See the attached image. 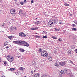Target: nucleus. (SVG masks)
<instances>
[{"label":"nucleus","instance_id":"obj_1","mask_svg":"<svg viewBox=\"0 0 77 77\" xmlns=\"http://www.w3.org/2000/svg\"><path fill=\"white\" fill-rule=\"evenodd\" d=\"M20 45H22V46H25L27 47H29V43L24 41H21Z\"/></svg>","mask_w":77,"mask_h":77},{"label":"nucleus","instance_id":"obj_2","mask_svg":"<svg viewBox=\"0 0 77 77\" xmlns=\"http://www.w3.org/2000/svg\"><path fill=\"white\" fill-rule=\"evenodd\" d=\"M7 59L9 62H12L14 60V58L11 56L8 55L7 56Z\"/></svg>","mask_w":77,"mask_h":77},{"label":"nucleus","instance_id":"obj_3","mask_svg":"<svg viewBox=\"0 0 77 77\" xmlns=\"http://www.w3.org/2000/svg\"><path fill=\"white\" fill-rule=\"evenodd\" d=\"M41 55L44 57H46L48 56V53L46 51H44L41 53Z\"/></svg>","mask_w":77,"mask_h":77},{"label":"nucleus","instance_id":"obj_4","mask_svg":"<svg viewBox=\"0 0 77 77\" xmlns=\"http://www.w3.org/2000/svg\"><path fill=\"white\" fill-rule=\"evenodd\" d=\"M13 43L18 44V45H21V41H14L13 42Z\"/></svg>","mask_w":77,"mask_h":77},{"label":"nucleus","instance_id":"obj_5","mask_svg":"<svg viewBox=\"0 0 77 77\" xmlns=\"http://www.w3.org/2000/svg\"><path fill=\"white\" fill-rule=\"evenodd\" d=\"M19 36H21L22 37H25L26 36L25 34L23 32L19 33Z\"/></svg>","mask_w":77,"mask_h":77},{"label":"nucleus","instance_id":"obj_6","mask_svg":"<svg viewBox=\"0 0 77 77\" xmlns=\"http://www.w3.org/2000/svg\"><path fill=\"white\" fill-rule=\"evenodd\" d=\"M15 12V9H12L10 11V13L11 14H14V13Z\"/></svg>","mask_w":77,"mask_h":77},{"label":"nucleus","instance_id":"obj_7","mask_svg":"<svg viewBox=\"0 0 77 77\" xmlns=\"http://www.w3.org/2000/svg\"><path fill=\"white\" fill-rule=\"evenodd\" d=\"M65 62H59V65H60V66H63L64 65H65Z\"/></svg>","mask_w":77,"mask_h":77},{"label":"nucleus","instance_id":"obj_8","mask_svg":"<svg viewBox=\"0 0 77 77\" xmlns=\"http://www.w3.org/2000/svg\"><path fill=\"white\" fill-rule=\"evenodd\" d=\"M53 22H51V21L49 22L48 23V25L50 27L52 26V24H53Z\"/></svg>","mask_w":77,"mask_h":77},{"label":"nucleus","instance_id":"obj_9","mask_svg":"<svg viewBox=\"0 0 77 77\" xmlns=\"http://www.w3.org/2000/svg\"><path fill=\"white\" fill-rule=\"evenodd\" d=\"M48 59L49 60H50V61H52L53 60V58L51 56H49L48 57Z\"/></svg>","mask_w":77,"mask_h":77},{"label":"nucleus","instance_id":"obj_10","mask_svg":"<svg viewBox=\"0 0 77 77\" xmlns=\"http://www.w3.org/2000/svg\"><path fill=\"white\" fill-rule=\"evenodd\" d=\"M20 50L21 52H22V53H23V52H24V51H25L24 49L23 48H20Z\"/></svg>","mask_w":77,"mask_h":77},{"label":"nucleus","instance_id":"obj_11","mask_svg":"<svg viewBox=\"0 0 77 77\" xmlns=\"http://www.w3.org/2000/svg\"><path fill=\"white\" fill-rule=\"evenodd\" d=\"M39 73H37L35 74L34 76V77H39Z\"/></svg>","mask_w":77,"mask_h":77},{"label":"nucleus","instance_id":"obj_12","mask_svg":"<svg viewBox=\"0 0 77 77\" xmlns=\"http://www.w3.org/2000/svg\"><path fill=\"white\" fill-rule=\"evenodd\" d=\"M19 69L20 70H21V71H24L25 68L23 67H19Z\"/></svg>","mask_w":77,"mask_h":77},{"label":"nucleus","instance_id":"obj_13","mask_svg":"<svg viewBox=\"0 0 77 77\" xmlns=\"http://www.w3.org/2000/svg\"><path fill=\"white\" fill-rule=\"evenodd\" d=\"M9 70L10 71H14L15 70V69L14 68H11Z\"/></svg>","mask_w":77,"mask_h":77},{"label":"nucleus","instance_id":"obj_14","mask_svg":"<svg viewBox=\"0 0 77 77\" xmlns=\"http://www.w3.org/2000/svg\"><path fill=\"white\" fill-rule=\"evenodd\" d=\"M8 44V42H6L4 43V46H6V45H7Z\"/></svg>","mask_w":77,"mask_h":77},{"label":"nucleus","instance_id":"obj_15","mask_svg":"<svg viewBox=\"0 0 77 77\" xmlns=\"http://www.w3.org/2000/svg\"><path fill=\"white\" fill-rule=\"evenodd\" d=\"M35 24H36L38 25V24H39L40 23V22H39V21H38L35 22Z\"/></svg>","mask_w":77,"mask_h":77},{"label":"nucleus","instance_id":"obj_16","mask_svg":"<svg viewBox=\"0 0 77 77\" xmlns=\"http://www.w3.org/2000/svg\"><path fill=\"white\" fill-rule=\"evenodd\" d=\"M42 49L41 48H40L39 49L38 51H39V53H41V52H42Z\"/></svg>","mask_w":77,"mask_h":77},{"label":"nucleus","instance_id":"obj_17","mask_svg":"<svg viewBox=\"0 0 77 77\" xmlns=\"http://www.w3.org/2000/svg\"><path fill=\"white\" fill-rule=\"evenodd\" d=\"M36 63V62L35 61H33L32 62V64L33 65H35Z\"/></svg>","mask_w":77,"mask_h":77},{"label":"nucleus","instance_id":"obj_18","mask_svg":"<svg viewBox=\"0 0 77 77\" xmlns=\"http://www.w3.org/2000/svg\"><path fill=\"white\" fill-rule=\"evenodd\" d=\"M61 74H65V72L64 70H62L61 71Z\"/></svg>","mask_w":77,"mask_h":77},{"label":"nucleus","instance_id":"obj_19","mask_svg":"<svg viewBox=\"0 0 77 77\" xmlns=\"http://www.w3.org/2000/svg\"><path fill=\"white\" fill-rule=\"evenodd\" d=\"M54 29L55 30V32H59V29H57L56 28H55Z\"/></svg>","mask_w":77,"mask_h":77},{"label":"nucleus","instance_id":"obj_20","mask_svg":"<svg viewBox=\"0 0 77 77\" xmlns=\"http://www.w3.org/2000/svg\"><path fill=\"white\" fill-rule=\"evenodd\" d=\"M64 5L66 6H69V4H67L66 3H65Z\"/></svg>","mask_w":77,"mask_h":77},{"label":"nucleus","instance_id":"obj_21","mask_svg":"<svg viewBox=\"0 0 77 77\" xmlns=\"http://www.w3.org/2000/svg\"><path fill=\"white\" fill-rule=\"evenodd\" d=\"M68 54H70L71 53V50H69L68 51Z\"/></svg>","mask_w":77,"mask_h":77},{"label":"nucleus","instance_id":"obj_22","mask_svg":"<svg viewBox=\"0 0 77 77\" xmlns=\"http://www.w3.org/2000/svg\"><path fill=\"white\" fill-rule=\"evenodd\" d=\"M47 77V76L45 75V74H42V77Z\"/></svg>","mask_w":77,"mask_h":77},{"label":"nucleus","instance_id":"obj_23","mask_svg":"<svg viewBox=\"0 0 77 77\" xmlns=\"http://www.w3.org/2000/svg\"><path fill=\"white\" fill-rule=\"evenodd\" d=\"M72 30H74V31H76L77 30V28H73Z\"/></svg>","mask_w":77,"mask_h":77},{"label":"nucleus","instance_id":"obj_24","mask_svg":"<svg viewBox=\"0 0 77 77\" xmlns=\"http://www.w3.org/2000/svg\"><path fill=\"white\" fill-rule=\"evenodd\" d=\"M55 65L56 66H59V64H58V63H57L55 64Z\"/></svg>","mask_w":77,"mask_h":77},{"label":"nucleus","instance_id":"obj_25","mask_svg":"<svg viewBox=\"0 0 77 77\" xmlns=\"http://www.w3.org/2000/svg\"><path fill=\"white\" fill-rule=\"evenodd\" d=\"M47 36H43V39H44V38H45V39H47Z\"/></svg>","mask_w":77,"mask_h":77},{"label":"nucleus","instance_id":"obj_26","mask_svg":"<svg viewBox=\"0 0 77 77\" xmlns=\"http://www.w3.org/2000/svg\"><path fill=\"white\" fill-rule=\"evenodd\" d=\"M72 27H76V25L75 24H72Z\"/></svg>","mask_w":77,"mask_h":77},{"label":"nucleus","instance_id":"obj_27","mask_svg":"<svg viewBox=\"0 0 77 77\" xmlns=\"http://www.w3.org/2000/svg\"><path fill=\"white\" fill-rule=\"evenodd\" d=\"M58 41H60V42H61L62 41V39H61L60 38H59L58 39Z\"/></svg>","mask_w":77,"mask_h":77},{"label":"nucleus","instance_id":"obj_28","mask_svg":"<svg viewBox=\"0 0 77 77\" xmlns=\"http://www.w3.org/2000/svg\"><path fill=\"white\" fill-rule=\"evenodd\" d=\"M5 25H6V23H3L2 24V27H4L5 26Z\"/></svg>","mask_w":77,"mask_h":77},{"label":"nucleus","instance_id":"obj_29","mask_svg":"<svg viewBox=\"0 0 77 77\" xmlns=\"http://www.w3.org/2000/svg\"><path fill=\"white\" fill-rule=\"evenodd\" d=\"M20 3L21 5H23L24 4V3L23 2H20Z\"/></svg>","mask_w":77,"mask_h":77},{"label":"nucleus","instance_id":"obj_30","mask_svg":"<svg viewBox=\"0 0 77 77\" xmlns=\"http://www.w3.org/2000/svg\"><path fill=\"white\" fill-rule=\"evenodd\" d=\"M74 23H75V24H77V21L76 20H75L73 21Z\"/></svg>","mask_w":77,"mask_h":77},{"label":"nucleus","instance_id":"obj_31","mask_svg":"<svg viewBox=\"0 0 77 77\" xmlns=\"http://www.w3.org/2000/svg\"><path fill=\"white\" fill-rule=\"evenodd\" d=\"M13 37H12V36H8V38L9 39H11Z\"/></svg>","mask_w":77,"mask_h":77},{"label":"nucleus","instance_id":"obj_32","mask_svg":"<svg viewBox=\"0 0 77 77\" xmlns=\"http://www.w3.org/2000/svg\"><path fill=\"white\" fill-rule=\"evenodd\" d=\"M68 72V70H64V74L65 73H66Z\"/></svg>","mask_w":77,"mask_h":77},{"label":"nucleus","instance_id":"obj_33","mask_svg":"<svg viewBox=\"0 0 77 77\" xmlns=\"http://www.w3.org/2000/svg\"><path fill=\"white\" fill-rule=\"evenodd\" d=\"M19 13L20 14H22V11L21 10H20L19 11Z\"/></svg>","mask_w":77,"mask_h":77},{"label":"nucleus","instance_id":"obj_34","mask_svg":"<svg viewBox=\"0 0 77 77\" xmlns=\"http://www.w3.org/2000/svg\"><path fill=\"white\" fill-rule=\"evenodd\" d=\"M31 30H35V28H31Z\"/></svg>","mask_w":77,"mask_h":77},{"label":"nucleus","instance_id":"obj_35","mask_svg":"<svg viewBox=\"0 0 77 77\" xmlns=\"http://www.w3.org/2000/svg\"><path fill=\"white\" fill-rule=\"evenodd\" d=\"M38 29V28L37 27H36L35 28H34V30H37Z\"/></svg>","mask_w":77,"mask_h":77},{"label":"nucleus","instance_id":"obj_36","mask_svg":"<svg viewBox=\"0 0 77 77\" xmlns=\"http://www.w3.org/2000/svg\"><path fill=\"white\" fill-rule=\"evenodd\" d=\"M52 38H53V39H57V38L55 37H54V36H53Z\"/></svg>","mask_w":77,"mask_h":77},{"label":"nucleus","instance_id":"obj_37","mask_svg":"<svg viewBox=\"0 0 77 77\" xmlns=\"http://www.w3.org/2000/svg\"><path fill=\"white\" fill-rule=\"evenodd\" d=\"M4 63L5 65L7 64V62L6 61H5Z\"/></svg>","mask_w":77,"mask_h":77},{"label":"nucleus","instance_id":"obj_38","mask_svg":"<svg viewBox=\"0 0 77 77\" xmlns=\"http://www.w3.org/2000/svg\"><path fill=\"white\" fill-rule=\"evenodd\" d=\"M69 62H70V63H73V62H72V61L71 60H70Z\"/></svg>","mask_w":77,"mask_h":77},{"label":"nucleus","instance_id":"obj_39","mask_svg":"<svg viewBox=\"0 0 77 77\" xmlns=\"http://www.w3.org/2000/svg\"><path fill=\"white\" fill-rule=\"evenodd\" d=\"M31 3H33V0H32L31 1Z\"/></svg>","mask_w":77,"mask_h":77},{"label":"nucleus","instance_id":"obj_40","mask_svg":"<svg viewBox=\"0 0 77 77\" xmlns=\"http://www.w3.org/2000/svg\"><path fill=\"white\" fill-rule=\"evenodd\" d=\"M45 33V31H43V32L42 33V34H44V33Z\"/></svg>","mask_w":77,"mask_h":77},{"label":"nucleus","instance_id":"obj_41","mask_svg":"<svg viewBox=\"0 0 77 77\" xmlns=\"http://www.w3.org/2000/svg\"><path fill=\"white\" fill-rule=\"evenodd\" d=\"M11 30H13V29H12V27H11V29H10L11 30Z\"/></svg>","mask_w":77,"mask_h":77},{"label":"nucleus","instance_id":"obj_42","mask_svg":"<svg viewBox=\"0 0 77 77\" xmlns=\"http://www.w3.org/2000/svg\"><path fill=\"white\" fill-rule=\"evenodd\" d=\"M54 24H56V23H56V20H54Z\"/></svg>","mask_w":77,"mask_h":77},{"label":"nucleus","instance_id":"obj_43","mask_svg":"<svg viewBox=\"0 0 77 77\" xmlns=\"http://www.w3.org/2000/svg\"><path fill=\"white\" fill-rule=\"evenodd\" d=\"M31 73L32 74H33V71H31Z\"/></svg>","mask_w":77,"mask_h":77},{"label":"nucleus","instance_id":"obj_44","mask_svg":"<svg viewBox=\"0 0 77 77\" xmlns=\"http://www.w3.org/2000/svg\"><path fill=\"white\" fill-rule=\"evenodd\" d=\"M26 2H27V1H26V0H24V2L26 3Z\"/></svg>","mask_w":77,"mask_h":77},{"label":"nucleus","instance_id":"obj_45","mask_svg":"<svg viewBox=\"0 0 77 77\" xmlns=\"http://www.w3.org/2000/svg\"><path fill=\"white\" fill-rule=\"evenodd\" d=\"M6 48H9V46H7Z\"/></svg>","mask_w":77,"mask_h":77},{"label":"nucleus","instance_id":"obj_46","mask_svg":"<svg viewBox=\"0 0 77 77\" xmlns=\"http://www.w3.org/2000/svg\"><path fill=\"white\" fill-rule=\"evenodd\" d=\"M1 77H5V76L4 75L2 76Z\"/></svg>","mask_w":77,"mask_h":77},{"label":"nucleus","instance_id":"obj_47","mask_svg":"<svg viewBox=\"0 0 77 77\" xmlns=\"http://www.w3.org/2000/svg\"><path fill=\"white\" fill-rule=\"evenodd\" d=\"M75 51H76V53H77V49L75 50Z\"/></svg>","mask_w":77,"mask_h":77},{"label":"nucleus","instance_id":"obj_48","mask_svg":"<svg viewBox=\"0 0 77 77\" xmlns=\"http://www.w3.org/2000/svg\"><path fill=\"white\" fill-rule=\"evenodd\" d=\"M20 57H21V56H19L18 57V58H20Z\"/></svg>","mask_w":77,"mask_h":77},{"label":"nucleus","instance_id":"obj_49","mask_svg":"<svg viewBox=\"0 0 77 77\" xmlns=\"http://www.w3.org/2000/svg\"><path fill=\"white\" fill-rule=\"evenodd\" d=\"M59 24H62V22H60Z\"/></svg>","mask_w":77,"mask_h":77},{"label":"nucleus","instance_id":"obj_50","mask_svg":"<svg viewBox=\"0 0 77 77\" xmlns=\"http://www.w3.org/2000/svg\"><path fill=\"white\" fill-rule=\"evenodd\" d=\"M15 70H14L13 71V72H14V73H15Z\"/></svg>","mask_w":77,"mask_h":77},{"label":"nucleus","instance_id":"obj_51","mask_svg":"<svg viewBox=\"0 0 77 77\" xmlns=\"http://www.w3.org/2000/svg\"><path fill=\"white\" fill-rule=\"evenodd\" d=\"M70 16H72V14H70Z\"/></svg>","mask_w":77,"mask_h":77},{"label":"nucleus","instance_id":"obj_52","mask_svg":"<svg viewBox=\"0 0 77 77\" xmlns=\"http://www.w3.org/2000/svg\"><path fill=\"white\" fill-rule=\"evenodd\" d=\"M36 71V70H34V72H35V71Z\"/></svg>","mask_w":77,"mask_h":77},{"label":"nucleus","instance_id":"obj_53","mask_svg":"<svg viewBox=\"0 0 77 77\" xmlns=\"http://www.w3.org/2000/svg\"><path fill=\"white\" fill-rule=\"evenodd\" d=\"M35 20H38V18H36Z\"/></svg>","mask_w":77,"mask_h":77},{"label":"nucleus","instance_id":"obj_54","mask_svg":"<svg viewBox=\"0 0 77 77\" xmlns=\"http://www.w3.org/2000/svg\"><path fill=\"white\" fill-rule=\"evenodd\" d=\"M14 73H15V74H17V72H14Z\"/></svg>","mask_w":77,"mask_h":77},{"label":"nucleus","instance_id":"obj_55","mask_svg":"<svg viewBox=\"0 0 77 77\" xmlns=\"http://www.w3.org/2000/svg\"><path fill=\"white\" fill-rule=\"evenodd\" d=\"M15 1H16V2H17V0H14Z\"/></svg>","mask_w":77,"mask_h":77},{"label":"nucleus","instance_id":"obj_56","mask_svg":"<svg viewBox=\"0 0 77 77\" xmlns=\"http://www.w3.org/2000/svg\"><path fill=\"white\" fill-rule=\"evenodd\" d=\"M46 13H47V12H45V14H46Z\"/></svg>","mask_w":77,"mask_h":77},{"label":"nucleus","instance_id":"obj_57","mask_svg":"<svg viewBox=\"0 0 77 77\" xmlns=\"http://www.w3.org/2000/svg\"><path fill=\"white\" fill-rule=\"evenodd\" d=\"M64 33H65V32H64Z\"/></svg>","mask_w":77,"mask_h":77},{"label":"nucleus","instance_id":"obj_58","mask_svg":"<svg viewBox=\"0 0 77 77\" xmlns=\"http://www.w3.org/2000/svg\"><path fill=\"white\" fill-rule=\"evenodd\" d=\"M48 77H50L49 76H48Z\"/></svg>","mask_w":77,"mask_h":77},{"label":"nucleus","instance_id":"obj_59","mask_svg":"<svg viewBox=\"0 0 77 77\" xmlns=\"http://www.w3.org/2000/svg\"><path fill=\"white\" fill-rule=\"evenodd\" d=\"M37 37H39V36H37Z\"/></svg>","mask_w":77,"mask_h":77},{"label":"nucleus","instance_id":"obj_60","mask_svg":"<svg viewBox=\"0 0 77 77\" xmlns=\"http://www.w3.org/2000/svg\"><path fill=\"white\" fill-rule=\"evenodd\" d=\"M1 62V61L0 60V62Z\"/></svg>","mask_w":77,"mask_h":77}]
</instances>
